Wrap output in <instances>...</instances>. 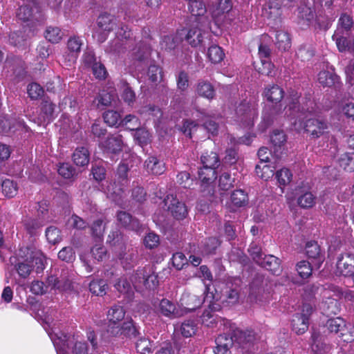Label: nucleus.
Instances as JSON below:
<instances>
[{
  "instance_id": "obj_1",
  "label": "nucleus",
  "mask_w": 354,
  "mask_h": 354,
  "mask_svg": "<svg viewBox=\"0 0 354 354\" xmlns=\"http://www.w3.org/2000/svg\"><path fill=\"white\" fill-rule=\"evenodd\" d=\"M301 94L292 90L286 99L285 115L291 119L304 120L303 129L310 140H316L324 136L328 129L326 119L320 118L317 104L310 98L299 100Z\"/></svg>"
},
{
  "instance_id": "obj_2",
  "label": "nucleus",
  "mask_w": 354,
  "mask_h": 354,
  "mask_svg": "<svg viewBox=\"0 0 354 354\" xmlns=\"http://www.w3.org/2000/svg\"><path fill=\"white\" fill-rule=\"evenodd\" d=\"M45 261L40 251L29 246L21 247L17 257H11L9 259L10 264L23 279L28 277L34 268L37 273H41L45 268Z\"/></svg>"
},
{
  "instance_id": "obj_3",
  "label": "nucleus",
  "mask_w": 354,
  "mask_h": 354,
  "mask_svg": "<svg viewBox=\"0 0 354 354\" xmlns=\"http://www.w3.org/2000/svg\"><path fill=\"white\" fill-rule=\"evenodd\" d=\"M270 281L263 274L257 273L250 284L248 299L250 303L257 304L263 301L269 292Z\"/></svg>"
},
{
  "instance_id": "obj_4",
  "label": "nucleus",
  "mask_w": 354,
  "mask_h": 354,
  "mask_svg": "<svg viewBox=\"0 0 354 354\" xmlns=\"http://www.w3.org/2000/svg\"><path fill=\"white\" fill-rule=\"evenodd\" d=\"M3 71L18 80H23L26 75L25 63L22 59L12 53L8 54L3 63Z\"/></svg>"
},
{
  "instance_id": "obj_5",
  "label": "nucleus",
  "mask_w": 354,
  "mask_h": 354,
  "mask_svg": "<svg viewBox=\"0 0 354 354\" xmlns=\"http://www.w3.org/2000/svg\"><path fill=\"white\" fill-rule=\"evenodd\" d=\"M17 17L24 21H30L31 24L39 22L42 19V15L38 3L30 1L28 3L19 7Z\"/></svg>"
},
{
  "instance_id": "obj_6",
  "label": "nucleus",
  "mask_w": 354,
  "mask_h": 354,
  "mask_svg": "<svg viewBox=\"0 0 354 354\" xmlns=\"http://www.w3.org/2000/svg\"><path fill=\"white\" fill-rule=\"evenodd\" d=\"M240 283V279H235L233 282L227 281L226 283L221 297L222 303L232 305L239 301L241 292Z\"/></svg>"
},
{
  "instance_id": "obj_7",
  "label": "nucleus",
  "mask_w": 354,
  "mask_h": 354,
  "mask_svg": "<svg viewBox=\"0 0 354 354\" xmlns=\"http://www.w3.org/2000/svg\"><path fill=\"white\" fill-rule=\"evenodd\" d=\"M122 136L119 133L109 134L108 137L100 144L104 152L111 154H119L124 145Z\"/></svg>"
},
{
  "instance_id": "obj_8",
  "label": "nucleus",
  "mask_w": 354,
  "mask_h": 354,
  "mask_svg": "<svg viewBox=\"0 0 354 354\" xmlns=\"http://www.w3.org/2000/svg\"><path fill=\"white\" fill-rule=\"evenodd\" d=\"M116 220L119 226L129 230L138 232L142 227L139 220L126 211H118Z\"/></svg>"
},
{
  "instance_id": "obj_9",
  "label": "nucleus",
  "mask_w": 354,
  "mask_h": 354,
  "mask_svg": "<svg viewBox=\"0 0 354 354\" xmlns=\"http://www.w3.org/2000/svg\"><path fill=\"white\" fill-rule=\"evenodd\" d=\"M236 114L240 120L247 124L257 115L254 106L243 100L236 109Z\"/></svg>"
},
{
  "instance_id": "obj_10",
  "label": "nucleus",
  "mask_w": 354,
  "mask_h": 354,
  "mask_svg": "<svg viewBox=\"0 0 354 354\" xmlns=\"http://www.w3.org/2000/svg\"><path fill=\"white\" fill-rule=\"evenodd\" d=\"M48 222V218L39 217H28L23 220V225L26 232L31 236H37L42 227Z\"/></svg>"
},
{
  "instance_id": "obj_11",
  "label": "nucleus",
  "mask_w": 354,
  "mask_h": 354,
  "mask_svg": "<svg viewBox=\"0 0 354 354\" xmlns=\"http://www.w3.org/2000/svg\"><path fill=\"white\" fill-rule=\"evenodd\" d=\"M235 343L243 348L248 349L257 339L255 333L252 330H242L235 329L233 330Z\"/></svg>"
},
{
  "instance_id": "obj_12",
  "label": "nucleus",
  "mask_w": 354,
  "mask_h": 354,
  "mask_svg": "<svg viewBox=\"0 0 354 354\" xmlns=\"http://www.w3.org/2000/svg\"><path fill=\"white\" fill-rule=\"evenodd\" d=\"M337 269L344 276H350L354 273V254H342L337 260Z\"/></svg>"
},
{
  "instance_id": "obj_13",
  "label": "nucleus",
  "mask_w": 354,
  "mask_h": 354,
  "mask_svg": "<svg viewBox=\"0 0 354 354\" xmlns=\"http://www.w3.org/2000/svg\"><path fill=\"white\" fill-rule=\"evenodd\" d=\"M118 257L125 270L133 268L138 263V252L136 248H130L119 252Z\"/></svg>"
},
{
  "instance_id": "obj_14",
  "label": "nucleus",
  "mask_w": 354,
  "mask_h": 354,
  "mask_svg": "<svg viewBox=\"0 0 354 354\" xmlns=\"http://www.w3.org/2000/svg\"><path fill=\"white\" fill-rule=\"evenodd\" d=\"M346 324L343 319L341 317L330 318L327 320L326 324L322 327V333L326 335L327 334H338L340 336L344 335V331L346 330Z\"/></svg>"
},
{
  "instance_id": "obj_15",
  "label": "nucleus",
  "mask_w": 354,
  "mask_h": 354,
  "mask_svg": "<svg viewBox=\"0 0 354 354\" xmlns=\"http://www.w3.org/2000/svg\"><path fill=\"white\" fill-rule=\"evenodd\" d=\"M127 238L119 230H113L110 232L107 237V243L114 248L119 252L124 250L127 248Z\"/></svg>"
},
{
  "instance_id": "obj_16",
  "label": "nucleus",
  "mask_w": 354,
  "mask_h": 354,
  "mask_svg": "<svg viewBox=\"0 0 354 354\" xmlns=\"http://www.w3.org/2000/svg\"><path fill=\"white\" fill-rule=\"evenodd\" d=\"M95 100L97 101V108L104 109L106 106H115L118 98L115 90H111L110 91L104 90L99 93Z\"/></svg>"
},
{
  "instance_id": "obj_17",
  "label": "nucleus",
  "mask_w": 354,
  "mask_h": 354,
  "mask_svg": "<svg viewBox=\"0 0 354 354\" xmlns=\"http://www.w3.org/2000/svg\"><path fill=\"white\" fill-rule=\"evenodd\" d=\"M56 105L50 100L48 97H44L41 103L40 118L44 122H50L55 117Z\"/></svg>"
},
{
  "instance_id": "obj_18",
  "label": "nucleus",
  "mask_w": 354,
  "mask_h": 354,
  "mask_svg": "<svg viewBox=\"0 0 354 354\" xmlns=\"http://www.w3.org/2000/svg\"><path fill=\"white\" fill-rule=\"evenodd\" d=\"M261 263H258L259 266L269 270L274 274L279 275L281 272V260L271 254H265L260 261Z\"/></svg>"
},
{
  "instance_id": "obj_19",
  "label": "nucleus",
  "mask_w": 354,
  "mask_h": 354,
  "mask_svg": "<svg viewBox=\"0 0 354 354\" xmlns=\"http://www.w3.org/2000/svg\"><path fill=\"white\" fill-rule=\"evenodd\" d=\"M188 8L192 15L194 16L195 21L198 24L207 22V19L203 17L207 10L202 0H192L188 5Z\"/></svg>"
},
{
  "instance_id": "obj_20",
  "label": "nucleus",
  "mask_w": 354,
  "mask_h": 354,
  "mask_svg": "<svg viewBox=\"0 0 354 354\" xmlns=\"http://www.w3.org/2000/svg\"><path fill=\"white\" fill-rule=\"evenodd\" d=\"M180 301V304L185 310L191 312L199 308L205 301V299H202L201 297L196 295L184 293L183 294Z\"/></svg>"
},
{
  "instance_id": "obj_21",
  "label": "nucleus",
  "mask_w": 354,
  "mask_h": 354,
  "mask_svg": "<svg viewBox=\"0 0 354 354\" xmlns=\"http://www.w3.org/2000/svg\"><path fill=\"white\" fill-rule=\"evenodd\" d=\"M263 95L268 101L278 104L283 98L284 91L279 85L271 84L265 88Z\"/></svg>"
},
{
  "instance_id": "obj_22",
  "label": "nucleus",
  "mask_w": 354,
  "mask_h": 354,
  "mask_svg": "<svg viewBox=\"0 0 354 354\" xmlns=\"http://www.w3.org/2000/svg\"><path fill=\"white\" fill-rule=\"evenodd\" d=\"M145 167L148 173L160 175L165 171V163L156 156H149L145 162Z\"/></svg>"
},
{
  "instance_id": "obj_23",
  "label": "nucleus",
  "mask_w": 354,
  "mask_h": 354,
  "mask_svg": "<svg viewBox=\"0 0 354 354\" xmlns=\"http://www.w3.org/2000/svg\"><path fill=\"white\" fill-rule=\"evenodd\" d=\"M319 83L324 87H335L339 88L340 82L339 77L334 73L323 71L319 72L318 75Z\"/></svg>"
},
{
  "instance_id": "obj_24",
  "label": "nucleus",
  "mask_w": 354,
  "mask_h": 354,
  "mask_svg": "<svg viewBox=\"0 0 354 354\" xmlns=\"http://www.w3.org/2000/svg\"><path fill=\"white\" fill-rule=\"evenodd\" d=\"M292 330L297 334H304L308 328V319L307 315L296 313L293 315L291 322Z\"/></svg>"
},
{
  "instance_id": "obj_25",
  "label": "nucleus",
  "mask_w": 354,
  "mask_h": 354,
  "mask_svg": "<svg viewBox=\"0 0 354 354\" xmlns=\"http://www.w3.org/2000/svg\"><path fill=\"white\" fill-rule=\"evenodd\" d=\"M311 340L313 342L312 349L315 354H326L330 351V346L322 342V337L319 332L314 330L312 333Z\"/></svg>"
},
{
  "instance_id": "obj_26",
  "label": "nucleus",
  "mask_w": 354,
  "mask_h": 354,
  "mask_svg": "<svg viewBox=\"0 0 354 354\" xmlns=\"http://www.w3.org/2000/svg\"><path fill=\"white\" fill-rule=\"evenodd\" d=\"M306 253L309 259L317 260V263L319 267L324 257L321 252L320 246L316 241H309L306 243Z\"/></svg>"
},
{
  "instance_id": "obj_27",
  "label": "nucleus",
  "mask_w": 354,
  "mask_h": 354,
  "mask_svg": "<svg viewBox=\"0 0 354 354\" xmlns=\"http://www.w3.org/2000/svg\"><path fill=\"white\" fill-rule=\"evenodd\" d=\"M203 23L200 24V27L198 26L196 27L192 28L189 29L187 35L186 40L187 42L192 46H197L200 45L203 41V35L204 33V30L202 29Z\"/></svg>"
},
{
  "instance_id": "obj_28",
  "label": "nucleus",
  "mask_w": 354,
  "mask_h": 354,
  "mask_svg": "<svg viewBox=\"0 0 354 354\" xmlns=\"http://www.w3.org/2000/svg\"><path fill=\"white\" fill-rule=\"evenodd\" d=\"M281 5L280 0L270 1L263 8V15L268 19H277L281 15Z\"/></svg>"
},
{
  "instance_id": "obj_29",
  "label": "nucleus",
  "mask_w": 354,
  "mask_h": 354,
  "mask_svg": "<svg viewBox=\"0 0 354 354\" xmlns=\"http://www.w3.org/2000/svg\"><path fill=\"white\" fill-rule=\"evenodd\" d=\"M97 24L102 30L110 32L113 30L115 26V18L114 15L108 12H103L97 17Z\"/></svg>"
},
{
  "instance_id": "obj_30",
  "label": "nucleus",
  "mask_w": 354,
  "mask_h": 354,
  "mask_svg": "<svg viewBox=\"0 0 354 354\" xmlns=\"http://www.w3.org/2000/svg\"><path fill=\"white\" fill-rule=\"evenodd\" d=\"M125 313L126 312L123 306L116 304L113 305L107 313L109 322L117 324L124 319Z\"/></svg>"
},
{
  "instance_id": "obj_31",
  "label": "nucleus",
  "mask_w": 354,
  "mask_h": 354,
  "mask_svg": "<svg viewBox=\"0 0 354 354\" xmlns=\"http://www.w3.org/2000/svg\"><path fill=\"white\" fill-rule=\"evenodd\" d=\"M73 160L77 166L84 167L89 162V151L84 147H77L73 153Z\"/></svg>"
},
{
  "instance_id": "obj_32",
  "label": "nucleus",
  "mask_w": 354,
  "mask_h": 354,
  "mask_svg": "<svg viewBox=\"0 0 354 354\" xmlns=\"http://www.w3.org/2000/svg\"><path fill=\"white\" fill-rule=\"evenodd\" d=\"M122 336L129 339H135L140 335L138 328L131 318L127 319V320L123 322L122 325Z\"/></svg>"
},
{
  "instance_id": "obj_33",
  "label": "nucleus",
  "mask_w": 354,
  "mask_h": 354,
  "mask_svg": "<svg viewBox=\"0 0 354 354\" xmlns=\"http://www.w3.org/2000/svg\"><path fill=\"white\" fill-rule=\"evenodd\" d=\"M274 44L279 50H288L291 46L290 38L288 32L283 30H277L275 34Z\"/></svg>"
},
{
  "instance_id": "obj_34",
  "label": "nucleus",
  "mask_w": 354,
  "mask_h": 354,
  "mask_svg": "<svg viewBox=\"0 0 354 354\" xmlns=\"http://www.w3.org/2000/svg\"><path fill=\"white\" fill-rule=\"evenodd\" d=\"M322 309L327 316L337 315L340 311V305L337 299L328 297L322 302Z\"/></svg>"
},
{
  "instance_id": "obj_35",
  "label": "nucleus",
  "mask_w": 354,
  "mask_h": 354,
  "mask_svg": "<svg viewBox=\"0 0 354 354\" xmlns=\"http://www.w3.org/2000/svg\"><path fill=\"white\" fill-rule=\"evenodd\" d=\"M116 38L129 44V47H133L136 39L133 35V32L126 25H122L116 33Z\"/></svg>"
},
{
  "instance_id": "obj_36",
  "label": "nucleus",
  "mask_w": 354,
  "mask_h": 354,
  "mask_svg": "<svg viewBox=\"0 0 354 354\" xmlns=\"http://www.w3.org/2000/svg\"><path fill=\"white\" fill-rule=\"evenodd\" d=\"M196 92L198 95L207 99H213L215 95V91L213 86L207 82L200 81L196 87Z\"/></svg>"
},
{
  "instance_id": "obj_37",
  "label": "nucleus",
  "mask_w": 354,
  "mask_h": 354,
  "mask_svg": "<svg viewBox=\"0 0 354 354\" xmlns=\"http://www.w3.org/2000/svg\"><path fill=\"white\" fill-rule=\"evenodd\" d=\"M201 160L204 167L216 169L220 165V159L218 156L214 151L206 152L205 154L202 155Z\"/></svg>"
},
{
  "instance_id": "obj_38",
  "label": "nucleus",
  "mask_w": 354,
  "mask_h": 354,
  "mask_svg": "<svg viewBox=\"0 0 354 354\" xmlns=\"http://www.w3.org/2000/svg\"><path fill=\"white\" fill-rule=\"evenodd\" d=\"M107 283L104 279H94L89 283L90 292L97 296H103L106 293Z\"/></svg>"
},
{
  "instance_id": "obj_39",
  "label": "nucleus",
  "mask_w": 354,
  "mask_h": 354,
  "mask_svg": "<svg viewBox=\"0 0 354 354\" xmlns=\"http://www.w3.org/2000/svg\"><path fill=\"white\" fill-rule=\"evenodd\" d=\"M198 177L203 183L209 185L216 178V169L203 166L198 171Z\"/></svg>"
},
{
  "instance_id": "obj_40",
  "label": "nucleus",
  "mask_w": 354,
  "mask_h": 354,
  "mask_svg": "<svg viewBox=\"0 0 354 354\" xmlns=\"http://www.w3.org/2000/svg\"><path fill=\"white\" fill-rule=\"evenodd\" d=\"M159 309L160 313L167 317H176L178 314L175 304L167 299L160 301Z\"/></svg>"
},
{
  "instance_id": "obj_41",
  "label": "nucleus",
  "mask_w": 354,
  "mask_h": 354,
  "mask_svg": "<svg viewBox=\"0 0 354 354\" xmlns=\"http://www.w3.org/2000/svg\"><path fill=\"white\" fill-rule=\"evenodd\" d=\"M102 117L104 122L109 127H118L122 124V119H121L120 114L116 111L108 110L103 113Z\"/></svg>"
},
{
  "instance_id": "obj_42",
  "label": "nucleus",
  "mask_w": 354,
  "mask_h": 354,
  "mask_svg": "<svg viewBox=\"0 0 354 354\" xmlns=\"http://www.w3.org/2000/svg\"><path fill=\"white\" fill-rule=\"evenodd\" d=\"M349 35H346L341 29H337L333 35V39L335 41L339 51L343 52L346 49L348 50L350 46L348 41L347 37Z\"/></svg>"
},
{
  "instance_id": "obj_43",
  "label": "nucleus",
  "mask_w": 354,
  "mask_h": 354,
  "mask_svg": "<svg viewBox=\"0 0 354 354\" xmlns=\"http://www.w3.org/2000/svg\"><path fill=\"white\" fill-rule=\"evenodd\" d=\"M173 216L178 220L185 218L187 215V209L185 203L177 201L169 207Z\"/></svg>"
},
{
  "instance_id": "obj_44",
  "label": "nucleus",
  "mask_w": 354,
  "mask_h": 354,
  "mask_svg": "<svg viewBox=\"0 0 354 354\" xmlns=\"http://www.w3.org/2000/svg\"><path fill=\"white\" fill-rule=\"evenodd\" d=\"M130 169L129 162H127V158H124L122 161L119 164L115 176L117 180L122 184H124L128 181V173Z\"/></svg>"
},
{
  "instance_id": "obj_45",
  "label": "nucleus",
  "mask_w": 354,
  "mask_h": 354,
  "mask_svg": "<svg viewBox=\"0 0 354 354\" xmlns=\"http://www.w3.org/2000/svg\"><path fill=\"white\" fill-rule=\"evenodd\" d=\"M215 342L216 348H231L235 343L233 331L219 335Z\"/></svg>"
},
{
  "instance_id": "obj_46",
  "label": "nucleus",
  "mask_w": 354,
  "mask_h": 354,
  "mask_svg": "<svg viewBox=\"0 0 354 354\" xmlns=\"http://www.w3.org/2000/svg\"><path fill=\"white\" fill-rule=\"evenodd\" d=\"M231 201L236 207H243L248 203V194L243 189H236L231 195Z\"/></svg>"
},
{
  "instance_id": "obj_47",
  "label": "nucleus",
  "mask_w": 354,
  "mask_h": 354,
  "mask_svg": "<svg viewBox=\"0 0 354 354\" xmlns=\"http://www.w3.org/2000/svg\"><path fill=\"white\" fill-rule=\"evenodd\" d=\"M337 161L344 169L354 171V153H344L337 158Z\"/></svg>"
},
{
  "instance_id": "obj_48",
  "label": "nucleus",
  "mask_w": 354,
  "mask_h": 354,
  "mask_svg": "<svg viewBox=\"0 0 354 354\" xmlns=\"http://www.w3.org/2000/svg\"><path fill=\"white\" fill-rule=\"evenodd\" d=\"M353 26V17L346 13L342 14L338 21V27L337 29H341L346 35H350V32Z\"/></svg>"
},
{
  "instance_id": "obj_49",
  "label": "nucleus",
  "mask_w": 354,
  "mask_h": 354,
  "mask_svg": "<svg viewBox=\"0 0 354 354\" xmlns=\"http://www.w3.org/2000/svg\"><path fill=\"white\" fill-rule=\"evenodd\" d=\"M207 56L212 63L218 64L223 59L225 53L220 46L212 45L208 48Z\"/></svg>"
},
{
  "instance_id": "obj_50",
  "label": "nucleus",
  "mask_w": 354,
  "mask_h": 354,
  "mask_svg": "<svg viewBox=\"0 0 354 354\" xmlns=\"http://www.w3.org/2000/svg\"><path fill=\"white\" fill-rule=\"evenodd\" d=\"M131 48V47H129L128 44L115 37L109 44V46L106 48V50L113 54H120L121 53L125 52L127 49Z\"/></svg>"
},
{
  "instance_id": "obj_51",
  "label": "nucleus",
  "mask_w": 354,
  "mask_h": 354,
  "mask_svg": "<svg viewBox=\"0 0 354 354\" xmlns=\"http://www.w3.org/2000/svg\"><path fill=\"white\" fill-rule=\"evenodd\" d=\"M1 189L5 196L12 198L17 194L18 187L12 180L6 179L1 183Z\"/></svg>"
},
{
  "instance_id": "obj_52",
  "label": "nucleus",
  "mask_w": 354,
  "mask_h": 354,
  "mask_svg": "<svg viewBox=\"0 0 354 354\" xmlns=\"http://www.w3.org/2000/svg\"><path fill=\"white\" fill-rule=\"evenodd\" d=\"M104 230L105 226L103 225V221L102 219H97L93 223L91 226V233L96 241L102 240Z\"/></svg>"
},
{
  "instance_id": "obj_53",
  "label": "nucleus",
  "mask_w": 354,
  "mask_h": 354,
  "mask_svg": "<svg viewBox=\"0 0 354 354\" xmlns=\"http://www.w3.org/2000/svg\"><path fill=\"white\" fill-rule=\"evenodd\" d=\"M296 270L301 278L308 279L312 275L313 268L308 261L302 260L297 263Z\"/></svg>"
},
{
  "instance_id": "obj_54",
  "label": "nucleus",
  "mask_w": 354,
  "mask_h": 354,
  "mask_svg": "<svg viewBox=\"0 0 354 354\" xmlns=\"http://www.w3.org/2000/svg\"><path fill=\"white\" fill-rule=\"evenodd\" d=\"M121 126L124 127L127 129L134 131L141 126L139 119L134 115H127L121 121Z\"/></svg>"
},
{
  "instance_id": "obj_55",
  "label": "nucleus",
  "mask_w": 354,
  "mask_h": 354,
  "mask_svg": "<svg viewBox=\"0 0 354 354\" xmlns=\"http://www.w3.org/2000/svg\"><path fill=\"white\" fill-rule=\"evenodd\" d=\"M248 252L257 264L261 263L260 261L265 254L262 252L261 247L258 243L252 242Z\"/></svg>"
},
{
  "instance_id": "obj_56",
  "label": "nucleus",
  "mask_w": 354,
  "mask_h": 354,
  "mask_svg": "<svg viewBox=\"0 0 354 354\" xmlns=\"http://www.w3.org/2000/svg\"><path fill=\"white\" fill-rule=\"evenodd\" d=\"M196 331V324L193 320H186L182 323L180 332L185 337H190Z\"/></svg>"
},
{
  "instance_id": "obj_57",
  "label": "nucleus",
  "mask_w": 354,
  "mask_h": 354,
  "mask_svg": "<svg viewBox=\"0 0 354 354\" xmlns=\"http://www.w3.org/2000/svg\"><path fill=\"white\" fill-rule=\"evenodd\" d=\"M12 118H8L6 116H0V133L6 135L16 131L17 129L15 124H12Z\"/></svg>"
},
{
  "instance_id": "obj_58",
  "label": "nucleus",
  "mask_w": 354,
  "mask_h": 354,
  "mask_svg": "<svg viewBox=\"0 0 354 354\" xmlns=\"http://www.w3.org/2000/svg\"><path fill=\"white\" fill-rule=\"evenodd\" d=\"M46 236L48 241L53 245L62 240L61 231L55 226H50L46 230Z\"/></svg>"
},
{
  "instance_id": "obj_59",
  "label": "nucleus",
  "mask_w": 354,
  "mask_h": 354,
  "mask_svg": "<svg viewBox=\"0 0 354 354\" xmlns=\"http://www.w3.org/2000/svg\"><path fill=\"white\" fill-rule=\"evenodd\" d=\"M234 182L235 179L230 174L223 173L220 176L218 187L222 191H228L234 187Z\"/></svg>"
},
{
  "instance_id": "obj_60",
  "label": "nucleus",
  "mask_w": 354,
  "mask_h": 354,
  "mask_svg": "<svg viewBox=\"0 0 354 354\" xmlns=\"http://www.w3.org/2000/svg\"><path fill=\"white\" fill-rule=\"evenodd\" d=\"M271 142L276 151L277 148L281 149L286 142V136L283 131L279 130H274L270 137Z\"/></svg>"
},
{
  "instance_id": "obj_61",
  "label": "nucleus",
  "mask_w": 354,
  "mask_h": 354,
  "mask_svg": "<svg viewBox=\"0 0 354 354\" xmlns=\"http://www.w3.org/2000/svg\"><path fill=\"white\" fill-rule=\"evenodd\" d=\"M9 43L16 47H21L25 45L26 37L23 31L19 30L12 32L9 35Z\"/></svg>"
},
{
  "instance_id": "obj_62",
  "label": "nucleus",
  "mask_w": 354,
  "mask_h": 354,
  "mask_svg": "<svg viewBox=\"0 0 354 354\" xmlns=\"http://www.w3.org/2000/svg\"><path fill=\"white\" fill-rule=\"evenodd\" d=\"M45 37L51 43H58L62 38V33L59 28L50 26L45 31Z\"/></svg>"
},
{
  "instance_id": "obj_63",
  "label": "nucleus",
  "mask_w": 354,
  "mask_h": 354,
  "mask_svg": "<svg viewBox=\"0 0 354 354\" xmlns=\"http://www.w3.org/2000/svg\"><path fill=\"white\" fill-rule=\"evenodd\" d=\"M58 173L66 179L73 178L77 175L75 169L68 162L62 163L59 166Z\"/></svg>"
},
{
  "instance_id": "obj_64",
  "label": "nucleus",
  "mask_w": 354,
  "mask_h": 354,
  "mask_svg": "<svg viewBox=\"0 0 354 354\" xmlns=\"http://www.w3.org/2000/svg\"><path fill=\"white\" fill-rule=\"evenodd\" d=\"M298 205L303 208H309L315 204V197L311 192H306L297 198Z\"/></svg>"
}]
</instances>
